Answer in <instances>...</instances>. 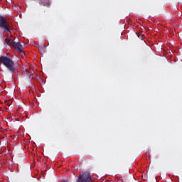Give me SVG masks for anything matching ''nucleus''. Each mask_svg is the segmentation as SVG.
Listing matches in <instances>:
<instances>
[{
    "label": "nucleus",
    "mask_w": 182,
    "mask_h": 182,
    "mask_svg": "<svg viewBox=\"0 0 182 182\" xmlns=\"http://www.w3.org/2000/svg\"><path fill=\"white\" fill-rule=\"evenodd\" d=\"M0 63L13 73L16 72V67L18 66V63H14L12 58L4 55L0 57Z\"/></svg>",
    "instance_id": "nucleus-1"
},
{
    "label": "nucleus",
    "mask_w": 182,
    "mask_h": 182,
    "mask_svg": "<svg viewBox=\"0 0 182 182\" xmlns=\"http://www.w3.org/2000/svg\"><path fill=\"white\" fill-rule=\"evenodd\" d=\"M91 181L92 176L90 173L89 171H84L82 174L80 173L77 182H91Z\"/></svg>",
    "instance_id": "nucleus-2"
},
{
    "label": "nucleus",
    "mask_w": 182,
    "mask_h": 182,
    "mask_svg": "<svg viewBox=\"0 0 182 182\" xmlns=\"http://www.w3.org/2000/svg\"><path fill=\"white\" fill-rule=\"evenodd\" d=\"M0 28L4 30V33L6 31L11 33V30H9V23L6 20L4 16H0Z\"/></svg>",
    "instance_id": "nucleus-3"
},
{
    "label": "nucleus",
    "mask_w": 182,
    "mask_h": 182,
    "mask_svg": "<svg viewBox=\"0 0 182 182\" xmlns=\"http://www.w3.org/2000/svg\"><path fill=\"white\" fill-rule=\"evenodd\" d=\"M13 47L17 50L18 53H24L23 51V46L20 43H15Z\"/></svg>",
    "instance_id": "nucleus-4"
},
{
    "label": "nucleus",
    "mask_w": 182,
    "mask_h": 182,
    "mask_svg": "<svg viewBox=\"0 0 182 182\" xmlns=\"http://www.w3.org/2000/svg\"><path fill=\"white\" fill-rule=\"evenodd\" d=\"M25 73L29 76L30 79H33V73L30 71L28 69L25 70Z\"/></svg>",
    "instance_id": "nucleus-5"
},
{
    "label": "nucleus",
    "mask_w": 182,
    "mask_h": 182,
    "mask_svg": "<svg viewBox=\"0 0 182 182\" xmlns=\"http://www.w3.org/2000/svg\"><path fill=\"white\" fill-rule=\"evenodd\" d=\"M4 42H5L6 43H7L8 45L12 46L13 47H14V44H15V42H14L13 40L8 39V38L5 39V40H4Z\"/></svg>",
    "instance_id": "nucleus-6"
},
{
    "label": "nucleus",
    "mask_w": 182,
    "mask_h": 182,
    "mask_svg": "<svg viewBox=\"0 0 182 182\" xmlns=\"http://www.w3.org/2000/svg\"><path fill=\"white\" fill-rule=\"evenodd\" d=\"M144 37V36L141 35V34H138V38H139V39L143 40Z\"/></svg>",
    "instance_id": "nucleus-7"
},
{
    "label": "nucleus",
    "mask_w": 182,
    "mask_h": 182,
    "mask_svg": "<svg viewBox=\"0 0 182 182\" xmlns=\"http://www.w3.org/2000/svg\"><path fill=\"white\" fill-rule=\"evenodd\" d=\"M63 182H67V181H63Z\"/></svg>",
    "instance_id": "nucleus-8"
}]
</instances>
